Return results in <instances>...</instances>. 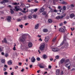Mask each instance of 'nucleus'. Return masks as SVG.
I'll return each instance as SVG.
<instances>
[{
  "instance_id": "72a5a7b5",
  "label": "nucleus",
  "mask_w": 75,
  "mask_h": 75,
  "mask_svg": "<svg viewBox=\"0 0 75 75\" xmlns=\"http://www.w3.org/2000/svg\"><path fill=\"white\" fill-rule=\"evenodd\" d=\"M28 18L29 19H31V18H32V16H31V15H29V16H28Z\"/></svg>"
},
{
  "instance_id": "473e14b6",
  "label": "nucleus",
  "mask_w": 75,
  "mask_h": 75,
  "mask_svg": "<svg viewBox=\"0 0 75 75\" xmlns=\"http://www.w3.org/2000/svg\"><path fill=\"white\" fill-rule=\"evenodd\" d=\"M63 9L64 10H66V6H64L63 7Z\"/></svg>"
},
{
  "instance_id": "49530a36",
  "label": "nucleus",
  "mask_w": 75,
  "mask_h": 75,
  "mask_svg": "<svg viewBox=\"0 0 75 75\" xmlns=\"http://www.w3.org/2000/svg\"><path fill=\"white\" fill-rule=\"evenodd\" d=\"M74 29H75V28H71V31H74Z\"/></svg>"
},
{
  "instance_id": "2f4dec72",
  "label": "nucleus",
  "mask_w": 75,
  "mask_h": 75,
  "mask_svg": "<svg viewBox=\"0 0 75 75\" xmlns=\"http://www.w3.org/2000/svg\"><path fill=\"white\" fill-rule=\"evenodd\" d=\"M21 7H24V6H25V5L24 4L22 3H21Z\"/></svg>"
},
{
  "instance_id": "a878e982",
  "label": "nucleus",
  "mask_w": 75,
  "mask_h": 75,
  "mask_svg": "<svg viewBox=\"0 0 75 75\" xmlns=\"http://www.w3.org/2000/svg\"><path fill=\"white\" fill-rule=\"evenodd\" d=\"M37 15H36L34 14L33 15V18H37Z\"/></svg>"
},
{
  "instance_id": "58836bf2",
  "label": "nucleus",
  "mask_w": 75,
  "mask_h": 75,
  "mask_svg": "<svg viewBox=\"0 0 75 75\" xmlns=\"http://www.w3.org/2000/svg\"><path fill=\"white\" fill-rule=\"evenodd\" d=\"M5 56L6 57H7L8 56V54L7 53H6Z\"/></svg>"
},
{
  "instance_id": "ddd939ff",
  "label": "nucleus",
  "mask_w": 75,
  "mask_h": 75,
  "mask_svg": "<svg viewBox=\"0 0 75 75\" xmlns=\"http://www.w3.org/2000/svg\"><path fill=\"white\" fill-rule=\"evenodd\" d=\"M8 0H3L1 2V4H3V3H7V2H8Z\"/></svg>"
},
{
  "instance_id": "f704fd0d",
  "label": "nucleus",
  "mask_w": 75,
  "mask_h": 75,
  "mask_svg": "<svg viewBox=\"0 0 75 75\" xmlns=\"http://www.w3.org/2000/svg\"><path fill=\"white\" fill-rule=\"evenodd\" d=\"M23 18L24 19V20H27V16H25L23 17Z\"/></svg>"
},
{
  "instance_id": "aec40b11",
  "label": "nucleus",
  "mask_w": 75,
  "mask_h": 75,
  "mask_svg": "<svg viewBox=\"0 0 75 75\" xmlns=\"http://www.w3.org/2000/svg\"><path fill=\"white\" fill-rule=\"evenodd\" d=\"M52 22V20L51 19H49L48 21V23H51Z\"/></svg>"
},
{
  "instance_id": "79ce46f5",
  "label": "nucleus",
  "mask_w": 75,
  "mask_h": 75,
  "mask_svg": "<svg viewBox=\"0 0 75 75\" xmlns=\"http://www.w3.org/2000/svg\"><path fill=\"white\" fill-rule=\"evenodd\" d=\"M56 37H54V38L52 40V41L54 42H55V40H56Z\"/></svg>"
},
{
  "instance_id": "4d7b16f0",
  "label": "nucleus",
  "mask_w": 75,
  "mask_h": 75,
  "mask_svg": "<svg viewBox=\"0 0 75 75\" xmlns=\"http://www.w3.org/2000/svg\"><path fill=\"white\" fill-rule=\"evenodd\" d=\"M3 51V49L1 47H0V52L2 51Z\"/></svg>"
},
{
  "instance_id": "5fc2aeb1",
  "label": "nucleus",
  "mask_w": 75,
  "mask_h": 75,
  "mask_svg": "<svg viewBox=\"0 0 75 75\" xmlns=\"http://www.w3.org/2000/svg\"><path fill=\"white\" fill-rule=\"evenodd\" d=\"M56 59H58V58H59V56H57L56 57Z\"/></svg>"
},
{
  "instance_id": "c85d7f7f",
  "label": "nucleus",
  "mask_w": 75,
  "mask_h": 75,
  "mask_svg": "<svg viewBox=\"0 0 75 75\" xmlns=\"http://www.w3.org/2000/svg\"><path fill=\"white\" fill-rule=\"evenodd\" d=\"M10 11L11 14H13L14 13V11H13V10L12 9H10Z\"/></svg>"
},
{
  "instance_id": "7ed1b4c3",
  "label": "nucleus",
  "mask_w": 75,
  "mask_h": 75,
  "mask_svg": "<svg viewBox=\"0 0 75 75\" xmlns=\"http://www.w3.org/2000/svg\"><path fill=\"white\" fill-rule=\"evenodd\" d=\"M21 48L23 50H25V51H27V50H28V47L25 46H23Z\"/></svg>"
},
{
  "instance_id": "412c9836",
  "label": "nucleus",
  "mask_w": 75,
  "mask_h": 75,
  "mask_svg": "<svg viewBox=\"0 0 75 75\" xmlns=\"http://www.w3.org/2000/svg\"><path fill=\"white\" fill-rule=\"evenodd\" d=\"M43 32L44 33H47L48 32V29H44L43 30Z\"/></svg>"
},
{
  "instance_id": "6ab92c4d",
  "label": "nucleus",
  "mask_w": 75,
  "mask_h": 75,
  "mask_svg": "<svg viewBox=\"0 0 75 75\" xmlns=\"http://www.w3.org/2000/svg\"><path fill=\"white\" fill-rule=\"evenodd\" d=\"M60 72L59 70V69L57 70L56 71V74H57V75H59Z\"/></svg>"
},
{
  "instance_id": "7c9ffc66",
  "label": "nucleus",
  "mask_w": 75,
  "mask_h": 75,
  "mask_svg": "<svg viewBox=\"0 0 75 75\" xmlns=\"http://www.w3.org/2000/svg\"><path fill=\"white\" fill-rule=\"evenodd\" d=\"M4 41L5 43L7 44V40H6V38H5L4 39Z\"/></svg>"
},
{
  "instance_id": "b1692460",
  "label": "nucleus",
  "mask_w": 75,
  "mask_h": 75,
  "mask_svg": "<svg viewBox=\"0 0 75 75\" xmlns=\"http://www.w3.org/2000/svg\"><path fill=\"white\" fill-rule=\"evenodd\" d=\"M68 43H65L64 44V48H67L68 47Z\"/></svg>"
},
{
  "instance_id": "09e8293b",
  "label": "nucleus",
  "mask_w": 75,
  "mask_h": 75,
  "mask_svg": "<svg viewBox=\"0 0 75 75\" xmlns=\"http://www.w3.org/2000/svg\"><path fill=\"white\" fill-rule=\"evenodd\" d=\"M50 11L52 13H54V10L52 9H51V10H50Z\"/></svg>"
},
{
  "instance_id": "9b49d317",
  "label": "nucleus",
  "mask_w": 75,
  "mask_h": 75,
  "mask_svg": "<svg viewBox=\"0 0 75 75\" xmlns=\"http://www.w3.org/2000/svg\"><path fill=\"white\" fill-rule=\"evenodd\" d=\"M35 61V59L34 57H32L31 59V61L32 62H34Z\"/></svg>"
},
{
  "instance_id": "dca6fc26",
  "label": "nucleus",
  "mask_w": 75,
  "mask_h": 75,
  "mask_svg": "<svg viewBox=\"0 0 75 75\" xmlns=\"http://www.w3.org/2000/svg\"><path fill=\"white\" fill-rule=\"evenodd\" d=\"M58 9H60V10H59V11L60 12H62V11H61L62 10L63 12L64 11V10H63V9H62V8H61V6H58Z\"/></svg>"
},
{
  "instance_id": "ea45409f",
  "label": "nucleus",
  "mask_w": 75,
  "mask_h": 75,
  "mask_svg": "<svg viewBox=\"0 0 75 75\" xmlns=\"http://www.w3.org/2000/svg\"><path fill=\"white\" fill-rule=\"evenodd\" d=\"M26 6H27L26 7H27V8L30 7L31 6H30V5L28 4H27Z\"/></svg>"
},
{
  "instance_id": "774afa93",
  "label": "nucleus",
  "mask_w": 75,
  "mask_h": 75,
  "mask_svg": "<svg viewBox=\"0 0 75 75\" xmlns=\"http://www.w3.org/2000/svg\"><path fill=\"white\" fill-rule=\"evenodd\" d=\"M24 69H23L22 70H21V72H23L24 71Z\"/></svg>"
},
{
  "instance_id": "2eb2a0df",
  "label": "nucleus",
  "mask_w": 75,
  "mask_h": 75,
  "mask_svg": "<svg viewBox=\"0 0 75 75\" xmlns=\"http://www.w3.org/2000/svg\"><path fill=\"white\" fill-rule=\"evenodd\" d=\"M65 61V59H62L60 61V64H63Z\"/></svg>"
},
{
  "instance_id": "c9c22d12",
  "label": "nucleus",
  "mask_w": 75,
  "mask_h": 75,
  "mask_svg": "<svg viewBox=\"0 0 75 75\" xmlns=\"http://www.w3.org/2000/svg\"><path fill=\"white\" fill-rule=\"evenodd\" d=\"M66 38V35H64V40L63 41H66V39L65 38Z\"/></svg>"
},
{
  "instance_id": "a18cd8bd",
  "label": "nucleus",
  "mask_w": 75,
  "mask_h": 75,
  "mask_svg": "<svg viewBox=\"0 0 75 75\" xmlns=\"http://www.w3.org/2000/svg\"><path fill=\"white\" fill-rule=\"evenodd\" d=\"M64 74V72H63V71H62L61 73V75H62Z\"/></svg>"
},
{
  "instance_id": "680f3d73",
  "label": "nucleus",
  "mask_w": 75,
  "mask_h": 75,
  "mask_svg": "<svg viewBox=\"0 0 75 75\" xmlns=\"http://www.w3.org/2000/svg\"><path fill=\"white\" fill-rule=\"evenodd\" d=\"M70 6H71V7H74V5L72 4L70 5Z\"/></svg>"
},
{
  "instance_id": "20e7f679",
  "label": "nucleus",
  "mask_w": 75,
  "mask_h": 75,
  "mask_svg": "<svg viewBox=\"0 0 75 75\" xmlns=\"http://www.w3.org/2000/svg\"><path fill=\"white\" fill-rule=\"evenodd\" d=\"M50 40V37L48 36H46L45 39V41L46 42H47Z\"/></svg>"
},
{
  "instance_id": "6e6d98bb",
  "label": "nucleus",
  "mask_w": 75,
  "mask_h": 75,
  "mask_svg": "<svg viewBox=\"0 0 75 75\" xmlns=\"http://www.w3.org/2000/svg\"><path fill=\"white\" fill-rule=\"evenodd\" d=\"M57 11H57L56 10H53V13L57 12Z\"/></svg>"
},
{
  "instance_id": "de8ad7c7",
  "label": "nucleus",
  "mask_w": 75,
  "mask_h": 75,
  "mask_svg": "<svg viewBox=\"0 0 75 75\" xmlns=\"http://www.w3.org/2000/svg\"><path fill=\"white\" fill-rule=\"evenodd\" d=\"M52 67L51 66V65L49 66L48 68H49V69H51Z\"/></svg>"
},
{
  "instance_id": "9d476101",
  "label": "nucleus",
  "mask_w": 75,
  "mask_h": 75,
  "mask_svg": "<svg viewBox=\"0 0 75 75\" xmlns=\"http://www.w3.org/2000/svg\"><path fill=\"white\" fill-rule=\"evenodd\" d=\"M52 51H54V52H56L59 51V49L57 48H54L52 49Z\"/></svg>"
},
{
  "instance_id": "c756f323",
  "label": "nucleus",
  "mask_w": 75,
  "mask_h": 75,
  "mask_svg": "<svg viewBox=\"0 0 75 75\" xmlns=\"http://www.w3.org/2000/svg\"><path fill=\"white\" fill-rule=\"evenodd\" d=\"M43 58L44 59H46L47 58V56L45 54L43 55Z\"/></svg>"
},
{
  "instance_id": "1a4fd4ad",
  "label": "nucleus",
  "mask_w": 75,
  "mask_h": 75,
  "mask_svg": "<svg viewBox=\"0 0 75 75\" xmlns=\"http://www.w3.org/2000/svg\"><path fill=\"white\" fill-rule=\"evenodd\" d=\"M39 67L40 68H44V64L42 63L39 64Z\"/></svg>"
},
{
  "instance_id": "a19ab883",
  "label": "nucleus",
  "mask_w": 75,
  "mask_h": 75,
  "mask_svg": "<svg viewBox=\"0 0 75 75\" xmlns=\"http://www.w3.org/2000/svg\"><path fill=\"white\" fill-rule=\"evenodd\" d=\"M63 1V0H54L53 1Z\"/></svg>"
},
{
  "instance_id": "052dcab7",
  "label": "nucleus",
  "mask_w": 75,
  "mask_h": 75,
  "mask_svg": "<svg viewBox=\"0 0 75 75\" xmlns=\"http://www.w3.org/2000/svg\"><path fill=\"white\" fill-rule=\"evenodd\" d=\"M69 61V59H67L66 60V62L67 63V62H68V61Z\"/></svg>"
},
{
  "instance_id": "6e6552de",
  "label": "nucleus",
  "mask_w": 75,
  "mask_h": 75,
  "mask_svg": "<svg viewBox=\"0 0 75 75\" xmlns=\"http://www.w3.org/2000/svg\"><path fill=\"white\" fill-rule=\"evenodd\" d=\"M21 8H18L17 6H15V8L13 9V10L15 11H18L19 10H20Z\"/></svg>"
},
{
  "instance_id": "bb28decb",
  "label": "nucleus",
  "mask_w": 75,
  "mask_h": 75,
  "mask_svg": "<svg viewBox=\"0 0 75 75\" xmlns=\"http://www.w3.org/2000/svg\"><path fill=\"white\" fill-rule=\"evenodd\" d=\"M62 4H67V2L65 1H63L62 3Z\"/></svg>"
},
{
  "instance_id": "f8f14e48",
  "label": "nucleus",
  "mask_w": 75,
  "mask_h": 75,
  "mask_svg": "<svg viewBox=\"0 0 75 75\" xmlns=\"http://www.w3.org/2000/svg\"><path fill=\"white\" fill-rule=\"evenodd\" d=\"M70 17L71 18H72L73 17H74V19H75V16L73 13H72L70 15Z\"/></svg>"
},
{
  "instance_id": "39448f33",
  "label": "nucleus",
  "mask_w": 75,
  "mask_h": 75,
  "mask_svg": "<svg viewBox=\"0 0 75 75\" xmlns=\"http://www.w3.org/2000/svg\"><path fill=\"white\" fill-rule=\"evenodd\" d=\"M11 17L10 16H8L7 17V20L8 22H11Z\"/></svg>"
},
{
  "instance_id": "13d9d810",
  "label": "nucleus",
  "mask_w": 75,
  "mask_h": 75,
  "mask_svg": "<svg viewBox=\"0 0 75 75\" xmlns=\"http://www.w3.org/2000/svg\"><path fill=\"white\" fill-rule=\"evenodd\" d=\"M37 10H38V9H35L34 10V11L35 12H36V11H37Z\"/></svg>"
},
{
  "instance_id": "37998d69",
  "label": "nucleus",
  "mask_w": 75,
  "mask_h": 75,
  "mask_svg": "<svg viewBox=\"0 0 75 75\" xmlns=\"http://www.w3.org/2000/svg\"><path fill=\"white\" fill-rule=\"evenodd\" d=\"M37 60L38 61H40V58L39 57H38L36 58Z\"/></svg>"
},
{
  "instance_id": "f257e3e1",
  "label": "nucleus",
  "mask_w": 75,
  "mask_h": 75,
  "mask_svg": "<svg viewBox=\"0 0 75 75\" xmlns=\"http://www.w3.org/2000/svg\"><path fill=\"white\" fill-rule=\"evenodd\" d=\"M44 48H45V44L43 43L39 47V49L41 52H44Z\"/></svg>"
},
{
  "instance_id": "cd10ccee",
  "label": "nucleus",
  "mask_w": 75,
  "mask_h": 75,
  "mask_svg": "<svg viewBox=\"0 0 75 75\" xmlns=\"http://www.w3.org/2000/svg\"><path fill=\"white\" fill-rule=\"evenodd\" d=\"M4 14V12L3 11H0V14L2 16Z\"/></svg>"
},
{
  "instance_id": "e2e57ef3",
  "label": "nucleus",
  "mask_w": 75,
  "mask_h": 75,
  "mask_svg": "<svg viewBox=\"0 0 75 75\" xmlns=\"http://www.w3.org/2000/svg\"><path fill=\"white\" fill-rule=\"evenodd\" d=\"M6 69H6V68H4V71H6Z\"/></svg>"
},
{
  "instance_id": "0e129e2a",
  "label": "nucleus",
  "mask_w": 75,
  "mask_h": 75,
  "mask_svg": "<svg viewBox=\"0 0 75 75\" xmlns=\"http://www.w3.org/2000/svg\"><path fill=\"white\" fill-rule=\"evenodd\" d=\"M4 67H5V68H7V67H8L7 66V65H6V64L4 65Z\"/></svg>"
},
{
  "instance_id": "0eeeda50",
  "label": "nucleus",
  "mask_w": 75,
  "mask_h": 75,
  "mask_svg": "<svg viewBox=\"0 0 75 75\" xmlns=\"http://www.w3.org/2000/svg\"><path fill=\"white\" fill-rule=\"evenodd\" d=\"M64 18V16H58L57 17H56V18L57 20H59V19H62Z\"/></svg>"
},
{
  "instance_id": "8fccbe9b",
  "label": "nucleus",
  "mask_w": 75,
  "mask_h": 75,
  "mask_svg": "<svg viewBox=\"0 0 75 75\" xmlns=\"http://www.w3.org/2000/svg\"><path fill=\"white\" fill-rule=\"evenodd\" d=\"M63 25V23H61L60 24H59V25L60 26H62Z\"/></svg>"
},
{
  "instance_id": "4be33fe9",
  "label": "nucleus",
  "mask_w": 75,
  "mask_h": 75,
  "mask_svg": "<svg viewBox=\"0 0 75 75\" xmlns=\"http://www.w3.org/2000/svg\"><path fill=\"white\" fill-rule=\"evenodd\" d=\"M68 65V64H67L66 65H65V66L67 67V68H68V70L70 69V66H69L68 67H67V66Z\"/></svg>"
},
{
  "instance_id": "bf43d9fd",
  "label": "nucleus",
  "mask_w": 75,
  "mask_h": 75,
  "mask_svg": "<svg viewBox=\"0 0 75 75\" xmlns=\"http://www.w3.org/2000/svg\"><path fill=\"white\" fill-rule=\"evenodd\" d=\"M50 61H52L53 60V58H52V57H50Z\"/></svg>"
},
{
  "instance_id": "423d86ee",
  "label": "nucleus",
  "mask_w": 75,
  "mask_h": 75,
  "mask_svg": "<svg viewBox=\"0 0 75 75\" xmlns=\"http://www.w3.org/2000/svg\"><path fill=\"white\" fill-rule=\"evenodd\" d=\"M59 31L60 32V33H65V32L64 29L62 28H61L59 29Z\"/></svg>"
},
{
  "instance_id": "a211bd4d",
  "label": "nucleus",
  "mask_w": 75,
  "mask_h": 75,
  "mask_svg": "<svg viewBox=\"0 0 75 75\" xmlns=\"http://www.w3.org/2000/svg\"><path fill=\"white\" fill-rule=\"evenodd\" d=\"M32 45L33 44H32V43L31 42H29L28 44V46L30 48H31V47H32Z\"/></svg>"
},
{
  "instance_id": "4468645a",
  "label": "nucleus",
  "mask_w": 75,
  "mask_h": 75,
  "mask_svg": "<svg viewBox=\"0 0 75 75\" xmlns=\"http://www.w3.org/2000/svg\"><path fill=\"white\" fill-rule=\"evenodd\" d=\"M7 63L9 65H11L13 63V62L11 60H9L7 62Z\"/></svg>"
},
{
  "instance_id": "5701e85b",
  "label": "nucleus",
  "mask_w": 75,
  "mask_h": 75,
  "mask_svg": "<svg viewBox=\"0 0 75 75\" xmlns=\"http://www.w3.org/2000/svg\"><path fill=\"white\" fill-rule=\"evenodd\" d=\"M44 11V8H41L40 10V13H42V12H43Z\"/></svg>"
},
{
  "instance_id": "4c0bfd02",
  "label": "nucleus",
  "mask_w": 75,
  "mask_h": 75,
  "mask_svg": "<svg viewBox=\"0 0 75 75\" xmlns=\"http://www.w3.org/2000/svg\"><path fill=\"white\" fill-rule=\"evenodd\" d=\"M42 15H43V16H44V15H45V14H47V13L45 11L44 12L42 13Z\"/></svg>"
},
{
  "instance_id": "864d4df0",
  "label": "nucleus",
  "mask_w": 75,
  "mask_h": 75,
  "mask_svg": "<svg viewBox=\"0 0 75 75\" xmlns=\"http://www.w3.org/2000/svg\"><path fill=\"white\" fill-rule=\"evenodd\" d=\"M13 50H14V51H15V50H16V47L14 46L13 48Z\"/></svg>"
},
{
  "instance_id": "c03bdc74",
  "label": "nucleus",
  "mask_w": 75,
  "mask_h": 75,
  "mask_svg": "<svg viewBox=\"0 0 75 75\" xmlns=\"http://www.w3.org/2000/svg\"><path fill=\"white\" fill-rule=\"evenodd\" d=\"M64 41H65L64 40H63V41L62 42V43H61L60 44V45H63V44L64 43Z\"/></svg>"
},
{
  "instance_id": "69168bd1",
  "label": "nucleus",
  "mask_w": 75,
  "mask_h": 75,
  "mask_svg": "<svg viewBox=\"0 0 75 75\" xmlns=\"http://www.w3.org/2000/svg\"><path fill=\"white\" fill-rule=\"evenodd\" d=\"M28 24V23H26L25 24V25H27Z\"/></svg>"
},
{
  "instance_id": "e433bc0d",
  "label": "nucleus",
  "mask_w": 75,
  "mask_h": 75,
  "mask_svg": "<svg viewBox=\"0 0 75 75\" xmlns=\"http://www.w3.org/2000/svg\"><path fill=\"white\" fill-rule=\"evenodd\" d=\"M1 62H2V63H4L5 62V60L4 59H2L1 60Z\"/></svg>"
},
{
  "instance_id": "3c124183",
  "label": "nucleus",
  "mask_w": 75,
  "mask_h": 75,
  "mask_svg": "<svg viewBox=\"0 0 75 75\" xmlns=\"http://www.w3.org/2000/svg\"><path fill=\"white\" fill-rule=\"evenodd\" d=\"M23 25H19L20 27H21V28H23Z\"/></svg>"
},
{
  "instance_id": "338daca9",
  "label": "nucleus",
  "mask_w": 75,
  "mask_h": 75,
  "mask_svg": "<svg viewBox=\"0 0 75 75\" xmlns=\"http://www.w3.org/2000/svg\"><path fill=\"white\" fill-rule=\"evenodd\" d=\"M67 21H64V24H67Z\"/></svg>"
},
{
  "instance_id": "603ef678",
  "label": "nucleus",
  "mask_w": 75,
  "mask_h": 75,
  "mask_svg": "<svg viewBox=\"0 0 75 75\" xmlns=\"http://www.w3.org/2000/svg\"><path fill=\"white\" fill-rule=\"evenodd\" d=\"M4 75H7L8 74V73L7 72H5L4 73Z\"/></svg>"
},
{
  "instance_id": "393cba45",
  "label": "nucleus",
  "mask_w": 75,
  "mask_h": 75,
  "mask_svg": "<svg viewBox=\"0 0 75 75\" xmlns=\"http://www.w3.org/2000/svg\"><path fill=\"white\" fill-rule=\"evenodd\" d=\"M23 17H21V19H17V21L18 22H19L20 21H21V20H24L23 19Z\"/></svg>"
},
{
  "instance_id": "f3484780",
  "label": "nucleus",
  "mask_w": 75,
  "mask_h": 75,
  "mask_svg": "<svg viewBox=\"0 0 75 75\" xmlns=\"http://www.w3.org/2000/svg\"><path fill=\"white\" fill-rule=\"evenodd\" d=\"M39 26H40V24L39 23L36 24L35 27V29H38V27H39Z\"/></svg>"
},
{
  "instance_id": "f03ea898",
  "label": "nucleus",
  "mask_w": 75,
  "mask_h": 75,
  "mask_svg": "<svg viewBox=\"0 0 75 75\" xmlns=\"http://www.w3.org/2000/svg\"><path fill=\"white\" fill-rule=\"evenodd\" d=\"M25 34L23 35L20 37L19 40L21 42H24L25 41Z\"/></svg>"
}]
</instances>
